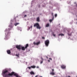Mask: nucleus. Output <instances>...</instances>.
I'll use <instances>...</instances> for the list:
<instances>
[{
	"label": "nucleus",
	"instance_id": "obj_1",
	"mask_svg": "<svg viewBox=\"0 0 77 77\" xmlns=\"http://www.w3.org/2000/svg\"><path fill=\"white\" fill-rule=\"evenodd\" d=\"M8 72V70H5V71L2 72V74L4 76H5L6 77H8V76H12L13 75H14V76H16V77H20L18 74L16 73L15 74L14 72H12L11 73H9L8 74H6V73Z\"/></svg>",
	"mask_w": 77,
	"mask_h": 77
},
{
	"label": "nucleus",
	"instance_id": "obj_2",
	"mask_svg": "<svg viewBox=\"0 0 77 77\" xmlns=\"http://www.w3.org/2000/svg\"><path fill=\"white\" fill-rule=\"evenodd\" d=\"M34 27H36L38 29H41V27L40 26H39V23H35L34 25Z\"/></svg>",
	"mask_w": 77,
	"mask_h": 77
},
{
	"label": "nucleus",
	"instance_id": "obj_3",
	"mask_svg": "<svg viewBox=\"0 0 77 77\" xmlns=\"http://www.w3.org/2000/svg\"><path fill=\"white\" fill-rule=\"evenodd\" d=\"M45 45H46L47 47H48L49 45V44H50V41H49V40H46L45 42Z\"/></svg>",
	"mask_w": 77,
	"mask_h": 77
},
{
	"label": "nucleus",
	"instance_id": "obj_4",
	"mask_svg": "<svg viewBox=\"0 0 77 77\" xmlns=\"http://www.w3.org/2000/svg\"><path fill=\"white\" fill-rule=\"evenodd\" d=\"M16 48L17 50H21V45H16Z\"/></svg>",
	"mask_w": 77,
	"mask_h": 77
},
{
	"label": "nucleus",
	"instance_id": "obj_5",
	"mask_svg": "<svg viewBox=\"0 0 77 77\" xmlns=\"http://www.w3.org/2000/svg\"><path fill=\"white\" fill-rule=\"evenodd\" d=\"M40 42H37V43H35L34 42H33V44L35 45H38L40 44Z\"/></svg>",
	"mask_w": 77,
	"mask_h": 77
},
{
	"label": "nucleus",
	"instance_id": "obj_6",
	"mask_svg": "<svg viewBox=\"0 0 77 77\" xmlns=\"http://www.w3.org/2000/svg\"><path fill=\"white\" fill-rule=\"evenodd\" d=\"M61 68H62V69H65V68H66V66L64 65H62L61 66Z\"/></svg>",
	"mask_w": 77,
	"mask_h": 77
},
{
	"label": "nucleus",
	"instance_id": "obj_7",
	"mask_svg": "<svg viewBox=\"0 0 77 77\" xmlns=\"http://www.w3.org/2000/svg\"><path fill=\"white\" fill-rule=\"evenodd\" d=\"M7 36L5 38V39H6V38H8V36H10V32H8L7 33Z\"/></svg>",
	"mask_w": 77,
	"mask_h": 77
},
{
	"label": "nucleus",
	"instance_id": "obj_8",
	"mask_svg": "<svg viewBox=\"0 0 77 77\" xmlns=\"http://www.w3.org/2000/svg\"><path fill=\"white\" fill-rule=\"evenodd\" d=\"M7 52L8 54H11V50H8L7 51Z\"/></svg>",
	"mask_w": 77,
	"mask_h": 77
},
{
	"label": "nucleus",
	"instance_id": "obj_9",
	"mask_svg": "<svg viewBox=\"0 0 77 77\" xmlns=\"http://www.w3.org/2000/svg\"><path fill=\"white\" fill-rule=\"evenodd\" d=\"M50 74L51 75H55V73L54 72H51L50 73Z\"/></svg>",
	"mask_w": 77,
	"mask_h": 77
},
{
	"label": "nucleus",
	"instance_id": "obj_10",
	"mask_svg": "<svg viewBox=\"0 0 77 77\" xmlns=\"http://www.w3.org/2000/svg\"><path fill=\"white\" fill-rule=\"evenodd\" d=\"M30 74L31 75H35V73L34 72H33V71H31L30 72Z\"/></svg>",
	"mask_w": 77,
	"mask_h": 77
},
{
	"label": "nucleus",
	"instance_id": "obj_11",
	"mask_svg": "<svg viewBox=\"0 0 77 77\" xmlns=\"http://www.w3.org/2000/svg\"><path fill=\"white\" fill-rule=\"evenodd\" d=\"M29 47V44H27L25 46V49L27 48V47Z\"/></svg>",
	"mask_w": 77,
	"mask_h": 77
},
{
	"label": "nucleus",
	"instance_id": "obj_12",
	"mask_svg": "<svg viewBox=\"0 0 77 77\" xmlns=\"http://www.w3.org/2000/svg\"><path fill=\"white\" fill-rule=\"evenodd\" d=\"M37 21L38 22H39V21H40L39 20V17H37Z\"/></svg>",
	"mask_w": 77,
	"mask_h": 77
},
{
	"label": "nucleus",
	"instance_id": "obj_13",
	"mask_svg": "<svg viewBox=\"0 0 77 77\" xmlns=\"http://www.w3.org/2000/svg\"><path fill=\"white\" fill-rule=\"evenodd\" d=\"M31 68H32L35 69V68H36V66H31Z\"/></svg>",
	"mask_w": 77,
	"mask_h": 77
},
{
	"label": "nucleus",
	"instance_id": "obj_14",
	"mask_svg": "<svg viewBox=\"0 0 77 77\" xmlns=\"http://www.w3.org/2000/svg\"><path fill=\"white\" fill-rule=\"evenodd\" d=\"M20 24V23H16L14 24V25L15 26H17V25H19Z\"/></svg>",
	"mask_w": 77,
	"mask_h": 77
},
{
	"label": "nucleus",
	"instance_id": "obj_15",
	"mask_svg": "<svg viewBox=\"0 0 77 77\" xmlns=\"http://www.w3.org/2000/svg\"><path fill=\"white\" fill-rule=\"evenodd\" d=\"M25 48L24 47H22L21 48V49L22 50L24 51L25 50Z\"/></svg>",
	"mask_w": 77,
	"mask_h": 77
},
{
	"label": "nucleus",
	"instance_id": "obj_16",
	"mask_svg": "<svg viewBox=\"0 0 77 77\" xmlns=\"http://www.w3.org/2000/svg\"><path fill=\"white\" fill-rule=\"evenodd\" d=\"M49 26H50V25L49 23H47V24H46V27H49Z\"/></svg>",
	"mask_w": 77,
	"mask_h": 77
},
{
	"label": "nucleus",
	"instance_id": "obj_17",
	"mask_svg": "<svg viewBox=\"0 0 77 77\" xmlns=\"http://www.w3.org/2000/svg\"><path fill=\"white\" fill-rule=\"evenodd\" d=\"M59 36H64V34H60L59 35Z\"/></svg>",
	"mask_w": 77,
	"mask_h": 77
},
{
	"label": "nucleus",
	"instance_id": "obj_18",
	"mask_svg": "<svg viewBox=\"0 0 77 77\" xmlns=\"http://www.w3.org/2000/svg\"><path fill=\"white\" fill-rule=\"evenodd\" d=\"M53 18L52 19H50V20H49V21L51 22H52V21H53Z\"/></svg>",
	"mask_w": 77,
	"mask_h": 77
},
{
	"label": "nucleus",
	"instance_id": "obj_19",
	"mask_svg": "<svg viewBox=\"0 0 77 77\" xmlns=\"http://www.w3.org/2000/svg\"><path fill=\"white\" fill-rule=\"evenodd\" d=\"M16 56H17V57H19V54H16Z\"/></svg>",
	"mask_w": 77,
	"mask_h": 77
},
{
	"label": "nucleus",
	"instance_id": "obj_20",
	"mask_svg": "<svg viewBox=\"0 0 77 77\" xmlns=\"http://www.w3.org/2000/svg\"><path fill=\"white\" fill-rule=\"evenodd\" d=\"M52 15L53 17V19H54V15H53V13H52Z\"/></svg>",
	"mask_w": 77,
	"mask_h": 77
},
{
	"label": "nucleus",
	"instance_id": "obj_21",
	"mask_svg": "<svg viewBox=\"0 0 77 77\" xmlns=\"http://www.w3.org/2000/svg\"><path fill=\"white\" fill-rule=\"evenodd\" d=\"M57 14H55V17H57Z\"/></svg>",
	"mask_w": 77,
	"mask_h": 77
},
{
	"label": "nucleus",
	"instance_id": "obj_22",
	"mask_svg": "<svg viewBox=\"0 0 77 77\" xmlns=\"http://www.w3.org/2000/svg\"><path fill=\"white\" fill-rule=\"evenodd\" d=\"M53 36H56V35L54 34V33H53Z\"/></svg>",
	"mask_w": 77,
	"mask_h": 77
},
{
	"label": "nucleus",
	"instance_id": "obj_23",
	"mask_svg": "<svg viewBox=\"0 0 77 77\" xmlns=\"http://www.w3.org/2000/svg\"><path fill=\"white\" fill-rule=\"evenodd\" d=\"M28 69H30L31 67H28Z\"/></svg>",
	"mask_w": 77,
	"mask_h": 77
},
{
	"label": "nucleus",
	"instance_id": "obj_24",
	"mask_svg": "<svg viewBox=\"0 0 77 77\" xmlns=\"http://www.w3.org/2000/svg\"><path fill=\"white\" fill-rule=\"evenodd\" d=\"M43 63V61H41L40 63L42 64V63Z\"/></svg>",
	"mask_w": 77,
	"mask_h": 77
},
{
	"label": "nucleus",
	"instance_id": "obj_25",
	"mask_svg": "<svg viewBox=\"0 0 77 77\" xmlns=\"http://www.w3.org/2000/svg\"><path fill=\"white\" fill-rule=\"evenodd\" d=\"M42 39H45V37H42Z\"/></svg>",
	"mask_w": 77,
	"mask_h": 77
},
{
	"label": "nucleus",
	"instance_id": "obj_26",
	"mask_svg": "<svg viewBox=\"0 0 77 77\" xmlns=\"http://www.w3.org/2000/svg\"><path fill=\"white\" fill-rule=\"evenodd\" d=\"M49 59H50V60H52V59L51 58H49Z\"/></svg>",
	"mask_w": 77,
	"mask_h": 77
},
{
	"label": "nucleus",
	"instance_id": "obj_27",
	"mask_svg": "<svg viewBox=\"0 0 77 77\" xmlns=\"http://www.w3.org/2000/svg\"><path fill=\"white\" fill-rule=\"evenodd\" d=\"M52 72H54V69H52Z\"/></svg>",
	"mask_w": 77,
	"mask_h": 77
},
{
	"label": "nucleus",
	"instance_id": "obj_28",
	"mask_svg": "<svg viewBox=\"0 0 77 77\" xmlns=\"http://www.w3.org/2000/svg\"><path fill=\"white\" fill-rule=\"evenodd\" d=\"M32 26H31L30 28H31V29H32Z\"/></svg>",
	"mask_w": 77,
	"mask_h": 77
},
{
	"label": "nucleus",
	"instance_id": "obj_29",
	"mask_svg": "<svg viewBox=\"0 0 77 77\" xmlns=\"http://www.w3.org/2000/svg\"><path fill=\"white\" fill-rule=\"evenodd\" d=\"M36 68H39V66H37L36 67Z\"/></svg>",
	"mask_w": 77,
	"mask_h": 77
},
{
	"label": "nucleus",
	"instance_id": "obj_30",
	"mask_svg": "<svg viewBox=\"0 0 77 77\" xmlns=\"http://www.w3.org/2000/svg\"><path fill=\"white\" fill-rule=\"evenodd\" d=\"M24 17H27V15H25L24 16Z\"/></svg>",
	"mask_w": 77,
	"mask_h": 77
},
{
	"label": "nucleus",
	"instance_id": "obj_31",
	"mask_svg": "<svg viewBox=\"0 0 77 77\" xmlns=\"http://www.w3.org/2000/svg\"><path fill=\"white\" fill-rule=\"evenodd\" d=\"M38 75H36L35 77H38Z\"/></svg>",
	"mask_w": 77,
	"mask_h": 77
},
{
	"label": "nucleus",
	"instance_id": "obj_32",
	"mask_svg": "<svg viewBox=\"0 0 77 77\" xmlns=\"http://www.w3.org/2000/svg\"><path fill=\"white\" fill-rule=\"evenodd\" d=\"M68 34V35H69V36H70V35H71V34L70 35V34Z\"/></svg>",
	"mask_w": 77,
	"mask_h": 77
},
{
	"label": "nucleus",
	"instance_id": "obj_33",
	"mask_svg": "<svg viewBox=\"0 0 77 77\" xmlns=\"http://www.w3.org/2000/svg\"><path fill=\"white\" fill-rule=\"evenodd\" d=\"M46 57V58H47V59H48V57Z\"/></svg>",
	"mask_w": 77,
	"mask_h": 77
},
{
	"label": "nucleus",
	"instance_id": "obj_34",
	"mask_svg": "<svg viewBox=\"0 0 77 77\" xmlns=\"http://www.w3.org/2000/svg\"><path fill=\"white\" fill-rule=\"evenodd\" d=\"M30 29V27H29V29Z\"/></svg>",
	"mask_w": 77,
	"mask_h": 77
},
{
	"label": "nucleus",
	"instance_id": "obj_35",
	"mask_svg": "<svg viewBox=\"0 0 77 77\" xmlns=\"http://www.w3.org/2000/svg\"><path fill=\"white\" fill-rule=\"evenodd\" d=\"M41 59H42V60H43V58H41Z\"/></svg>",
	"mask_w": 77,
	"mask_h": 77
},
{
	"label": "nucleus",
	"instance_id": "obj_36",
	"mask_svg": "<svg viewBox=\"0 0 77 77\" xmlns=\"http://www.w3.org/2000/svg\"><path fill=\"white\" fill-rule=\"evenodd\" d=\"M48 62H50V60H48Z\"/></svg>",
	"mask_w": 77,
	"mask_h": 77
},
{
	"label": "nucleus",
	"instance_id": "obj_37",
	"mask_svg": "<svg viewBox=\"0 0 77 77\" xmlns=\"http://www.w3.org/2000/svg\"><path fill=\"white\" fill-rule=\"evenodd\" d=\"M39 8H40V5H39Z\"/></svg>",
	"mask_w": 77,
	"mask_h": 77
},
{
	"label": "nucleus",
	"instance_id": "obj_38",
	"mask_svg": "<svg viewBox=\"0 0 77 77\" xmlns=\"http://www.w3.org/2000/svg\"><path fill=\"white\" fill-rule=\"evenodd\" d=\"M15 22H17V20H15Z\"/></svg>",
	"mask_w": 77,
	"mask_h": 77
},
{
	"label": "nucleus",
	"instance_id": "obj_39",
	"mask_svg": "<svg viewBox=\"0 0 77 77\" xmlns=\"http://www.w3.org/2000/svg\"><path fill=\"white\" fill-rule=\"evenodd\" d=\"M68 77H71V76H69Z\"/></svg>",
	"mask_w": 77,
	"mask_h": 77
},
{
	"label": "nucleus",
	"instance_id": "obj_40",
	"mask_svg": "<svg viewBox=\"0 0 77 77\" xmlns=\"http://www.w3.org/2000/svg\"><path fill=\"white\" fill-rule=\"evenodd\" d=\"M40 77H42V76H40Z\"/></svg>",
	"mask_w": 77,
	"mask_h": 77
},
{
	"label": "nucleus",
	"instance_id": "obj_41",
	"mask_svg": "<svg viewBox=\"0 0 77 77\" xmlns=\"http://www.w3.org/2000/svg\"><path fill=\"white\" fill-rule=\"evenodd\" d=\"M5 32H6V30H5Z\"/></svg>",
	"mask_w": 77,
	"mask_h": 77
},
{
	"label": "nucleus",
	"instance_id": "obj_42",
	"mask_svg": "<svg viewBox=\"0 0 77 77\" xmlns=\"http://www.w3.org/2000/svg\"><path fill=\"white\" fill-rule=\"evenodd\" d=\"M76 17H77V15H76Z\"/></svg>",
	"mask_w": 77,
	"mask_h": 77
},
{
	"label": "nucleus",
	"instance_id": "obj_43",
	"mask_svg": "<svg viewBox=\"0 0 77 77\" xmlns=\"http://www.w3.org/2000/svg\"><path fill=\"white\" fill-rule=\"evenodd\" d=\"M76 20H77V19H76Z\"/></svg>",
	"mask_w": 77,
	"mask_h": 77
},
{
	"label": "nucleus",
	"instance_id": "obj_44",
	"mask_svg": "<svg viewBox=\"0 0 77 77\" xmlns=\"http://www.w3.org/2000/svg\"><path fill=\"white\" fill-rule=\"evenodd\" d=\"M6 40V39H5Z\"/></svg>",
	"mask_w": 77,
	"mask_h": 77
}]
</instances>
